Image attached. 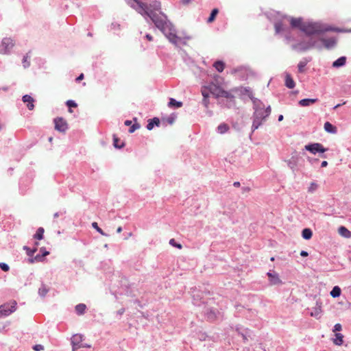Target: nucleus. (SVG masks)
<instances>
[{"label":"nucleus","mask_w":351,"mask_h":351,"mask_svg":"<svg viewBox=\"0 0 351 351\" xmlns=\"http://www.w3.org/2000/svg\"><path fill=\"white\" fill-rule=\"evenodd\" d=\"M125 1L146 19L149 18L171 43L178 45V42L181 39L176 35V29L173 24L168 21L167 15L160 10L161 3L159 1H152L149 5L142 0Z\"/></svg>","instance_id":"nucleus-1"},{"label":"nucleus","mask_w":351,"mask_h":351,"mask_svg":"<svg viewBox=\"0 0 351 351\" xmlns=\"http://www.w3.org/2000/svg\"><path fill=\"white\" fill-rule=\"evenodd\" d=\"M301 31L309 38L315 34H321L326 32H341L338 28H334L330 26L324 27V25L319 23L316 22H306L304 26L301 28Z\"/></svg>","instance_id":"nucleus-2"},{"label":"nucleus","mask_w":351,"mask_h":351,"mask_svg":"<svg viewBox=\"0 0 351 351\" xmlns=\"http://www.w3.org/2000/svg\"><path fill=\"white\" fill-rule=\"evenodd\" d=\"M313 48L319 51L322 49V45L319 43V40L313 37H309L307 40L304 39L291 45V49L299 53L304 52Z\"/></svg>","instance_id":"nucleus-3"},{"label":"nucleus","mask_w":351,"mask_h":351,"mask_svg":"<svg viewBox=\"0 0 351 351\" xmlns=\"http://www.w3.org/2000/svg\"><path fill=\"white\" fill-rule=\"evenodd\" d=\"M254 112L252 114V132L250 134L251 138L253 132L257 130L267 119V117H265V113L263 111V104L262 101L256 104V106H253Z\"/></svg>","instance_id":"nucleus-4"},{"label":"nucleus","mask_w":351,"mask_h":351,"mask_svg":"<svg viewBox=\"0 0 351 351\" xmlns=\"http://www.w3.org/2000/svg\"><path fill=\"white\" fill-rule=\"evenodd\" d=\"M328 148H326L323 146L322 144L319 143H311L304 146V150L308 151L310 153L315 155L317 154H319L322 158H326V156L324 153L328 150Z\"/></svg>","instance_id":"nucleus-5"},{"label":"nucleus","mask_w":351,"mask_h":351,"mask_svg":"<svg viewBox=\"0 0 351 351\" xmlns=\"http://www.w3.org/2000/svg\"><path fill=\"white\" fill-rule=\"evenodd\" d=\"M203 313L206 319L210 322H215L222 317L219 311L214 307L205 306Z\"/></svg>","instance_id":"nucleus-6"},{"label":"nucleus","mask_w":351,"mask_h":351,"mask_svg":"<svg viewBox=\"0 0 351 351\" xmlns=\"http://www.w3.org/2000/svg\"><path fill=\"white\" fill-rule=\"evenodd\" d=\"M16 302H12V304L5 303L0 305V317H6L16 311Z\"/></svg>","instance_id":"nucleus-7"},{"label":"nucleus","mask_w":351,"mask_h":351,"mask_svg":"<svg viewBox=\"0 0 351 351\" xmlns=\"http://www.w3.org/2000/svg\"><path fill=\"white\" fill-rule=\"evenodd\" d=\"M14 43L10 38H4L0 45V53H8L14 47Z\"/></svg>","instance_id":"nucleus-8"},{"label":"nucleus","mask_w":351,"mask_h":351,"mask_svg":"<svg viewBox=\"0 0 351 351\" xmlns=\"http://www.w3.org/2000/svg\"><path fill=\"white\" fill-rule=\"evenodd\" d=\"M55 129L60 132H65L68 130L66 121L62 117L54 119Z\"/></svg>","instance_id":"nucleus-9"},{"label":"nucleus","mask_w":351,"mask_h":351,"mask_svg":"<svg viewBox=\"0 0 351 351\" xmlns=\"http://www.w3.org/2000/svg\"><path fill=\"white\" fill-rule=\"evenodd\" d=\"M319 43L322 45V47H324L327 49H331L334 48L337 45V39L334 37L330 38H321L318 39Z\"/></svg>","instance_id":"nucleus-10"},{"label":"nucleus","mask_w":351,"mask_h":351,"mask_svg":"<svg viewBox=\"0 0 351 351\" xmlns=\"http://www.w3.org/2000/svg\"><path fill=\"white\" fill-rule=\"evenodd\" d=\"M84 339V336L80 334H75L71 338L72 350L75 351L78 348H80V345Z\"/></svg>","instance_id":"nucleus-11"},{"label":"nucleus","mask_w":351,"mask_h":351,"mask_svg":"<svg viewBox=\"0 0 351 351\" xmlns=\"http://www.w3.org/2000/svg\"><path fill=\"white\" fill-rule=\"evenodd\" d=\"M267 276L269 278V283L272 285H280L282 284V281L279 277V275L278 273L274 271L271 272V271L267 273Z\"/></svg>","instance_id":"nucleus-12"},{"label":"nucleus","mask_w":351,"mask_h":351,"mask_svg":"<svg viewBox=\"0 0 351 351\" xmlns=\"http://www.w3.org/2000/svg\"><path fill=\"white\" fill-rule=\"evenodd\" d=\"M220 97H223V98H226V99H229V104H226L227 108H230L234 106V104H235L234 96L233 95H232L230 93L223 89V90L221 92Z\"/></svg>","instance_id":"nucleus-13"},{"label":"nucleus","mask_w":351,"mask_h":351,"mask_svg":"<svg viewBox=\"0 0 351 351\" xmlns=\"http://www.w3.org/2000/svg\"><path fill=\"white\" fill-rule=\"evenodd\" d=\"M299 160V156L296 154L292 155L290 159L286 160L285 162L287 163L288 167L294 172L296 170Z\"/></svg>","instance_id":"nucleus-14"},{"label":"nucleus","mask_w":351,"mask_h":351,"mask_svg":"<svg viewBox=\"0 0 351 351\" xmlns=\"http://www.w3.org/2000/svg\"><path fill=\"white\" fill-rule=\"evenodd\" d=\"M237 331H238L239 334L241 335L244 342L247 341L249 340V339H252V330H250L247 328L243 329V328H237Z\"/></svg>","instance_id":"nucleus-15"},{"label":"nucleus","mask_w":351,"mask_h":351,"mask_svg":"<svg viewBox=\"0 0 351 351\" xmlns=\"http://www.w3.org/2000/svg\"><path fill=\"white\" fill-rule=\"evenodd\" d=\"M208 90L216 98H219L221 96V92L223 90V88L219 86H217L215 84H212L209 85Z\"/></svg>","instance_id":"nucleus-16"},{"label":"nucleus","mask_w":351,"mask_h":351,"mask_svg":"<svg viewBox=\"0 0 351 351\" xmlns=\"http://www.w3.org/2000/svg\"><path fill=\"white\" fill-rule=\"evenodd\" d=\"M306 22L302 21V18H291V26L293 28H298L301 30V28L304 26Z\"/></svg>","instance_id":"nucleus-17"},{"label":"nucleus","mask_w":351,"mask_h":351,"mask_svg":"<svg viewBox=\"0 0 351 351\" xmlns=\"http://www.w3.org/2000/svg\"><path fill=\"white\" fill-rule=\"evenodd\" d=\"M311 61V58H304L300 60L298 64V70L300 73H304L305 72V67L306 64Z\"/></svg>","instance_id":"nucleus-18"},{"label":"nucleus","mask_w":351,"mask_h":351,"mask_svg":"<svg viewBox=\"0 0 351 351\" xmlns=\"http://www.w3.org/2000/svg\"><path fill=\"white\" fill-rule=\"evenodd\" d=\"M22 101L24 103H27V107L29 110H32L34 108V99L32 96L29 95H25L22 97Z\"/></svg>","instance_id":"nucleus-19"},{"label":"nucleus","mask_w":351,"mask_h":351,"mask_svg":"<svg viewBox=\"0 0 351 351\" xmlns=\"http://www.w3.org/2000/svg\"><path fill=\"white\" fill-rule=\"evenodd\" d=\"M160 121L159 118L154 117V118L148 120V123L146 125V128L148 130H152L154 128V126L158 127V126H160Z\"/></svg>","instance_id":"nucleus-20"},{"label":"nucleus","mask_w":351,"mask_h":351,"mask_svg":"<svg viewBox=\"0 0 351 351\" xmlns=\"http://www.w3.org/2000/svg\"><path fill=\"white\" fill-rule=\"evenodd\" d=\"M243 93L247 95L253 103V106H256V103L261 101L260 99L255 98L253 95V93L250 87H245Z\"/></svg>","instance_id":"nucleus-21"},{"label":"nucleus","mask_w":351,"mask_h":351,"mask_svg":"<svg viewBox=\"0 0 351 351\" xmlns=\"http://www.w3.org/2000/svg\"><path fill=\"white\" fill-rule=\"evenodd\" d=\"M347 58L341 56L332 62V66L334 68H339L343 66L346 63Z\"/></svg>","instance_id":"nucleus-22"},{"label":"nucleus","mask_w":351,"mask_h":351,"mask_svg":"<svg viewBox=\"0 0 351 351\" xmlns=\"http://www.w3.org/2000/svg\"><path fill=\"white\" fill-rule=\"evenodd\" d=\"M285 86L290 89L293 88L295 86V83L291 77V75L287 73L285 75Z\"/></svg>","instance_id":"nucleus-23"},{"label":"nucleus","mask_w":351,"mask_h":351,"mask_svg":"<svg viewBox=\"0 0 351 351\" xmlns=\"http://www.w3.org/2000/svg\"><path fill=\"white\" fill-rule=\"evenodd\" d=\"M318 101L317 99H310V98H305L302 99L299 101L298 104L300 106H311L315 103H316Z\"/></svg>","instance_id":"nucleus-24"},{"label":"nucleus","mask_w":351,"mask_h":351,"mask_svg":"<svg viewBox=\"0 0 351 351\" xmlns=\"http://www.w3.org/2000/svg\"><path fill=\"white\" fill-rule=\"evenodd\" d=\"M324 128L325 131L330 134H336L337 132V127L328 121H326L324 123Z\"/></svg>","instance_id":"nucleus-25"},{"label":"nucleus","mask_w":351,"mask_h":351,"mask_svg":"<svg viewBox=\"0 0 351 351\" xmlns=\"http://www.w3.org/2000/svg\"><path fill=\"white\" fill-rule=\"evenodd\" d=\"M183 106L182 101H177L174 98H170L168 102V106L171 108H179Z\"/></svg>","instance_id":"nucleus-26"},{"label":"nucleus","mask_w":351,"mask_h":351,"mask_svg":"<svg viewBox=\"0 0 351 351\" xmlns=\"http://www.w3.org/2000/svg\"><path fill=\"white\" fill-rule=\"evenodd\" d=\"M75 310L77 315H82L86 312V306L83 303L78 304L75 306Z\"/></svg>","instance_id":"nucleus-27"},{"label":"nucleus","mask_w":351,"mask_h":351,"mask_svg":"<svg viewBox=\"0 0 351 351\" xmlns=\"http://www.w3.org/2000/svg\"><path fill=\"white\" fill-rule=\"evenodd\" d=\"M230 130V127L227 123H222L217 128V132L219 134H225Z\"/></svg>","instance_id":"nucleus-28"},{"label":"nucleus","mask_w":351,"mask_h":351,"mask_svg":"<svg viewBox=\"0 0 351 351\" xmlns=\"http://www.w3.org/2000/svg\"><path fill=\"white\" fill-rule=\"evenodd\" d=\"M313 236V231L310 228H304L302 231V237L305 240H309Z\"/></svg>","instance_id":"nucleus-29"},{"label":"nucleus","mask_w":351,"mask_h":351,"mask_svg":"<svg viewBox=\"0 0 351 351\" xmlns=\"http://www.w3.org/2000/svg\"><path fill=\"white\" fill-rule=\"evenodd\" d=\"M201 293L199 291H193V303L195 305L199 306L201 303H204V302H202L201 300Z\"/></svg>","instance_id":"nucleus-30"},{"label":"nucleus","mask_w":351,"mask_h":351,"mask_svg":"<svg viewBox=\"0 0 351 351\" xmlns=\"http://www.w3.org/2000/svg\"><path fill=\"white\" fill-rule=\"evenodd\" d=\"M335 338L333 339V343L337 346H341L343 343V335L341 333L336 332Z\"/></svg>","instance_id":"nucleus-31"},{"label":"nucleus","mask_w":351,"mask_h":351,"mask_svg":"<svg viewBox=\"0 0 351 351\" xmlns=\"http://www.w3.org/2000/svg\"><path fill=\"white\" fill-rule=\"evenodd\" d=\"M113 145L117 149H121L125 146V143L123 141L120 142L119 138L113 134Z\"/></svg>","instance_id":"nucleus-32"},{"label":"nucleus","mask_w":351,"mask_h":351,"mask_svg":"<svg viewBox=\"0 0 351 351\" xmlns=\"http://www.w3.org/2000/svg\"><path fill=\"white\" fill-rule=\"evenodd\" d=\"M339 233L345 238H350L351 237V232L345 226H340L339 228Z\"/></svg>","instance_id":"nucleus-33"},{"label":"nucleus","mask_w":351,"mask_h":351,"mask_svg":"<svg viewBox=\"0 0 351 351\" xmlns=\"http://www.w3.org/2000/svg\"><path fill=\"white\" fill-rule=\"evenodd\" d=\"M213 66L218 72L221 73L225 68V63L222 60H217L215 62Z\"/></svg>","instance_id":"nucleus-34"},{"label":"nucleus","mask_w":351,"mask_h":351,"mask_svg":"<svg viewBox=\"0 0 351 351\" xmlns=\"http://www.w3.org/2000/svg\"><path fill=\"white\" fill-rule=\"evenodd\" d=\"M44 260V256H42V254L38 253L36 256L29 258L28 263H34L36 262H42Z\"/></svg>","instance_id":"nucleus-35"},{"label":"nucleus","mask_w":351,"mask_h":351,"mask_svg":"<svg viewBox=\"0 0 351 351\" xmlns=\"http://www.w3.org/2000/svg\"><path fill=\"white\" fill-rule=\"evenodd\" d=\"M341 289L339 286H335L330 293L332 298H338L341 295Z\"/></svg>","instance_id":"nucleus-36"},{"label":"nucleus","mask_w":351,"mask_h":351,"mask_svg":"<svg viewBox=\"0 0 351 351\" xmlns=\"http://www.w3.org/2000/svg\"><path fill=\"white\" fill-rule=\"evenodd\" d=\"M218 13H219V10L217 8L213 9L210 14L209 17L207 19V23H213L215 20V18Z\"/></svg>","instance_id":"nucleus-37"},{"label":"nucleus","mask_w":351,"mask_h":351,"mask_svg":"<svg viewBox=\"0 0 351 351\" xmlns=\"http://www.w3.org/2000/svg\"><path fill=\"white\" fill-rule=\"evenodd\" d=\"M45 230L43 228L40 227L37 229L36 233L34 235V238L37 240H41L44 237Z\"/></svg>","instance_id":"nucleus-38"},{"label":"nucleus","mask_w":351,"mask_h":351,"mask_svg":"<svg viewBox=\"0 0 351 351\" xmlns=\"http://www.w3.org/2000/svg\"><path fill=\"white\" fill-rule=\"evenodd\" d=\"M49 291V288L45 285L42 284L41 287L38 289V294L41 297H45Z\"/></svg>","instance_id":"nucleus-39"},{"label":"nucleus","mask_w":351,"mask_h":351,"mask_svg":"<svg viewBox=\"0 0 351 351\" xmlns=\"http://www.w3.org/2000/svg\"><path fill=\"white\" fill-rule=\"evenodd\" d=\"M23 249L26 251V254L29 256V258L33 257L34 253L37 251L36 247H34V248L32 249L27 246H24Z\"/></svg>","instance_id":"nucleus-40"},{"label":"nucleus","mask_w":351,"mask_h":351,"mask_svg":"<svg viewBox=\"0 0 351 351\" xmlns=\"http://www.w3.org/2000/svg\"><path fill=\"white\" fill-rule=\"evenodd\" d=\"M318 188L319 185L317 184V183L316 182H312L310 184V186H308L307 191L309 193H313L317 190Z\"/></svg>","instance_id":"nucleus-41"},{"label":"nucleus","mask_w":351,"mask_h":351,"mask_svg":"<svg viewBox=\"0 0 351 351\" xmlns=\"http://www.w3.org/2000/svg\"><path fill=\"white\" fill-rule=\"evenodd\" d=\"M29 53H30V51L27 53L26 55L24 56L23 58L22 62H23V66L25 69H27L30 66V62H29V61L27 60L28 58H30Z\"/></svg>","instance_id":"nucleus-42"},{"label":"nucleus","mask_w":351,"mask_h":351,"mask_svg":"<svg viewBox=\"0 0 351 351\" xmlns=\"http://www.w3.org/2000/svg\"><path fill=\"white\" fill-rule=\"evenodd\" d=\"M275 31L277 34H279L284 31V27L282 22H276L274 24Z\"/></svg>","instance_id":"nucleus-43"},{"label":"nucleus","mask_w":351,"mask_h":351,"mask_svg":"<svg viewBox=\"0 0 351 351\" xmlns=\"http://www.w3.org/2000/svg\"><path fill=\"white\" fill-rule=\"evenodd\" d=\"M66 106H67V107H68V108H69V112H72V110H71V108H76V107H77V103H76L75 101H73V100H71V99H70V100L66 101Z\"/></svg>","instance_id":"nucleus-44"},{"label":"nucleus","mask_w":351,"mask_h":351,"mask_svg":"<svg viewBox=\"0 0 351 351\" xmlns=\"http://www.w3.org/2000/svg\"><path fill=\"white\" fill-rule=\"evenodd\" d=\"M92 227L97 230L99 233H100L103 236H108L106 233H105L101 228H100L97 222L92 223Z\"/></svg>","instance_id":"nucleus-45"},{"label":"nucleus","mask_w":351,"mask_h":351,"mask_svg":"<svg viewBox=\"0 0 351 351\" xmlns=\"http://www.w3.org/2000/svg\"><path fill=\"white\" fill-rule=\"evenodd\" d=\"M176 117V114L175 113H172L168 117H167L166 121L168 124L172 125L174 123Z\"/></svg>","instance_id":"nucleus-46"},{"label":"nucleus","mask_w":351,"mask_h":351,"mask_svg":"<svg viewBox=\"0 0 351 351\" xmlns=\"http://www.w3.org/2000/svg\"><path fill=\"white\" fill-rule=\"evenodd\" d=\"M169 244L171 246L175 247H176L178 249H180V250L182 248V244L177 243L174 239H170Z\"/></svg>","instance_id":"nucleus-47"},{"label":"nucleus","mask_w":351,"mask_h":351,"mask_svg":"<svg viewBox=\"0 0 351 351\" xmlns=\"http://www.w3.org/2000/svg\"><path fill=\"white\" fill-rule=\"evenodd\" d=\"M140 127H141V125L138 123H134L129 128V132L133 133L135 132L136 130L140 128Z\"/></svg>","instance_id":"nucleus-48"},{"label":"nucleus","mask_w":351,"mask_h":351,"mask_svg":"<svg viewBox=\"0 0 351 351\" xmlns=\"http://www.w3.org/2000/svg\"><path fill=\"white\" fill-rule=\"evenodd\" d=\"M306 159H307L308 162L313 165L318 163L319 161V160L318 158H315L310 157V156H307Z\"/></svg>","instance_id":"nucleus-49"},{"label":"nucleus","mask_w":351,"mask_h":351,"mask_svg":"<svg viewBox=\"0 0 351 351\" xmlns=\"http://www.w3.org/2000/svg\"><path fill=\"white\" fill-rule=\"evenodd\" d=\"M0 269L3 271H8L10 270L9 265L5 263H0Z\"/></svg>","instance_id":"nucleus-50"},{"label":"nucleus","mask_w":351,"mask_h":351,"mask_svg":"<svg viewBox=\"0 0 351 351\" xmlns=\"http://www.w3.org/2000/svg\"><path fill=\"white\" fill-rule=\"evenodd\" d=\"M263 111L265 113V117H268L271 114V107L270 106H268L266 108H265V106L263 105Z\"/></svg>","instance_id":"nucleus-51"},{"label":"nucleus","mask_w":351,"mask_h":351,"mask_svg":"<svg viewBox=\"0 0 351 351\" xmlns=\"http://www.w3.org/2000/svg\"><path fill=\"white\" fill-rule=\"evenodd\" d=\"M341 330H342V326L341 324L338 323L334 326L332 331L336 333L337 332L341 331Z\"/></svg>","instance_id":"nucleus-52"},{"label":"nucleus","mask_w":351,"mask_h":351,"mask_svg":"<svg viewBox=\"0 0 351 351\" xmlns=\"http://www.w3.org/2000/svg\"><path fill=\"white\" fill-rule=\"evenodd\" d=\"M206 89H208V87H204V89L202 90L203 99L209 98V93L206 90Z\"/></svg>","instance_id":"nucleus-53"},{"label":"nucleus","mask_w":351,"mask_h":351,"mask_svg":"<svg viewBox=\"0 0 351 351\" xmlns=\"http://www.w3.org/2000/svg\"><path fill=\"white\" fill-rule=\"evenodd\" d=\"M40 253L42 254V256H44V258L49 254V252L44 247L40 249Z\"/></svg>","instance_id":"nucleus-54"},{"label":"nucleus","mask_w":351,"mask_h":351,"mask_svg":"<svg viewBox=\"0 0 351 351\" xmlns=\"http://www.w3.org/2000/svg\"><path fill=\"white\" fill-rule=\"evenodd\" d=\"M320 308H315L314 311L311 313V316L317 317L320 313Z\"/></svg>","instance_id":"nucleus-55"},{"label":"nucleus","mask_w":351,"mask_h":351,"mask_svg":"<svg viewBox=\"0 0 351 351\" xmlns=\"http://www.w3.org/2000/svg\"><path fill=\"white\" fill-rule=\"evenodd\" d=\"M66 213V210L60 211V212H56L53 215V218H57L60 215H63Z\"/></svg>","instance_id":"nucleus-56"},{"label":"nucleus","mask_w":351,"mask_h":351,"mask_svg":"<svg viewBox=\"0 0 351 351\" xmlns=\"http://www.w3.org/2000/svg\"><path fill=\"white\" fill-rule=\"evenodd\" d=\"M202 104L206 107L208 108L209 105V99L205 98L202 99Z\"/></svg>","instance_id":"nucleus-57"},{"label":"nucleus","mask_w":351,"mask_h":351,"mask_svg":"<svg viewBox=\"0 0 351 351\" xmlns=\"http://www.w3.org/2000/svg\"><path fill=\"white\" fill-rule=\"evenodd\" d=\"M34 350H36V351L42 350H43V346L42 345H40V344L35 345L34 346Z\"/></svg>","instance_id":"nucleus-58"},{"label":"nucleus","mask_w":351,"mask_h":351,"mask_svg":"<svg viewBox=\"0 0 351 351\" xmlns=\"http://www.w3.org/2000/svg\"><path fill=\"white\" fill-rule=\"evenodd\" d=\"M120 27V25L117 23H111V25H110V28L112 29H116V28H119Z\"/></svg>","instance_id":"nucleus-59"},{"label":"nucleus","mask_w":351,"mask_h":351,"mask_svg":"<svg viewBox=\"0 0 351 351\" xmlns=\"http://www.w3.org/2000/svg\"><path fill=\"white\" fill-rule=\"evenodd\" d=\"M84 74H83V73H81V74H80V75H79V76L75 79V80H76V82H80L81 80H82L84 79Z\"/></svg>","instance_id":"nucleus-60"},{"label":"nucleus","mask_w":351,"mask_h":351,"mask_svg":"<svg viewBox=\"0 0 351 351\" xmlns=\"http://www.w3.org/2000/svg\"><path fill=\"white\" fill-rule=\"evenodd\" d=\"M308 253L306 251L302 250L300 252V256L302 257H306V256H308Z\"/></svg>","instance_id":"nucleus-61"},{"label":"nucleus","mask_w":351,"mask_h":351,"mask_svg":"<svg viewBox=\"0 0 351 351\" xmlns=\"http://www.w3.org/2000/svg\"><path fill=\"white\" fill-rule=\"evenodd\" d=\"M241 190H242V192L244 193L250 191V188L248 186H243V187H242Z\"/></svg>","instance_id":"nucleus-62"},{"label":"nucleus","mask_w":351,"mask_h":351,"mask_svg":"<svg viewBox=\"0 0 351 351\" xmlns=\"http://www.w3.org/2000/svg\"><path fill=\"white\" fill-rule=\"evenodd\" d=\"M145 38H146L148 40H149V41L153 40V36H152L151 34H147L145 35Z\"/></svg>","instance_id":"nucleus-63"},{"label":"nucleus","mask_w":351,"mask_h":351,"mask_svg":"<svg viewBox=\"0 0 351 351\" xmlns=\"http://www.w3.org/2000/svg\"><path fill=\"white\" fill-rule=\"evenodd\" d=\"M91 346L85 343H82L80 345V348H90Z\"/></svg>","instance_id":"nucleus-64"}]
</instances>
